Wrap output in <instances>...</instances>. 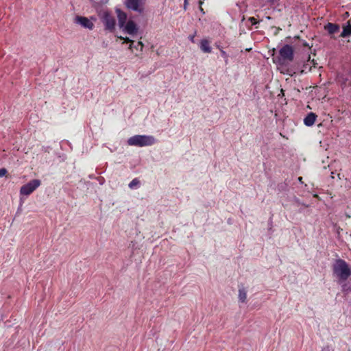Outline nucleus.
<instances>
[{
    "mask_svg": "<svg viewBox=\"0 0 351 351\" xmlns=\"http://www.w3.org/2000/svg\"><path fill=\"white\" fill-rule=\"evenodd\" d=\"M332 275L339 283L346 281L351 276V267L343 259L337 258L332 265Z\"/></svg>",
    "mask_w": 351,
    "mask_h": 351,
    "instance_id": "nucleus-1",
    "label": "nucleus"
},
{
    "mask_svg": "<svg viewBox=\"0 0 351 351\" xmlns=\"http://www.w3.org/2000/svg\"><path fill=\"white\" fill-rule=\"evenodd\" d=\"M155 143V138L153 136L148 135H134L128 140V144L130 146H151Z\"/></svg>",
    "mask_w": 351,
    "mask_h": 351,
    "instance_id": "nucleus-2",
    "label": "nucleus"
},
{
    "mask_svg": "<svg viewBox=\"0 0 351 351\" xmlns=\"http://www.w3.org/2000/svg\"><path fill=\"white\" fill-rule=\"evenodd\" d=\"M41 184V181L38 179H34L26 184L21 187L20 193L23 195H29Z\"/></svg>",
    "mask_w": 351,
    "mask_h": 351,
    "instance_id": "nucleus-3",
    "label": "nucleus"
},
{
    "mask_svg": "<svg viewBox=\"0 0 351 351\" xmlns=\"http://www.w3.org/2000/svg\"><path fill=\"white\" fill-rule=\"evenodd\" d=\"M101 21L103 22L105 29L110 32H114L115 29L116 21L114 17L108 12H104L101 16Z\"/></svg>",
    "mask_w": 351,
    "mask_h": 351,
    "instance_id": "nucleus-4",
    "label": "nucleus"
},
{
    "mask_svg": "<svg viewBox=\"0 0 351 351\" xmlns=\"http://www.w3.org/2000/svg\"><path fill=\"white\" fill-rule=\"evenodd\" d=\"M119 39L123 40V43H130L129 49L135 53L136 56H140L142 54L143 49L144 47L143 43L141 41H138L136 45H134V40L130 39L129 38H124L122 36L119 37Z\"/></svg>",
    "mask_w": 351,
    "mask_h": 351,
    "instance_id": "nucleus-5",
    "label": "nucleus"
},
{
    "mask_svg": "<svg viewBox=\"0 0 351 351\" xmlns=\"http://www.w3.org/2000/svg\"><path fill=\"white\" fill-rule=\"evenodd\" d=\"M280 56V62L282 61L288 60L292 61L294 58L293 49L291 46L289 45H284L279 51Z\"/></svg>",
    "mask_w": 351,
    "mask_h": 351,
    "instance_id": "nucleus-6",
    "label": "nucleus"
},
{
    "mask_svg": "<svg viewBox=\"0 0 351 351\" xmlns=\"http://www.w3.org/2000/svg\"><path fill=\"white\" fill-rule=\"evenodd\" d=\"M75 22L80 24L82 27L92 30L95 25L87 17L77 16L75 17Z\"/></svg>",
    "mask_w": 351,
    "mask_h": 351,
    "instance_id": "nucleus-7",
    "label": "nucleus"
},
{
    "mask_svg": "<svg viewBox=\"0 0 351 351\" xmlns=\"http://www.w3.org/2000/svg\"><path fill=\"white\" fill-rule=\"evenodd\" d=\"M141 0H127L126 6L134 11L142 13L143 8L141 7Z\"/></svg>",
    "mask_w": 351,
    "mask_h": 351,
    "instance_id": "nucleus-8",
    "label": "nucleus"
},
{
    "mask_svg": "<svg viewBox=\"0 0 351 351\" xmlns=\"http://www.w3.org/2000/svg\"><path fill=\"white\" fill-rule=\"evenodd\" d=\"M210 41L208 39H202L199 43V48L204 53H211L212 49L210 46Z\"/></svg>",
    "mask_w": 351,
    "mask_h": 351,
    "instance_id": "nucleus-9",
    "label": "nucleus"
},
{
    "mask_svg": "<svg viewBox=\"0 0 351 351\" xmlns=\"http://www.w3.org/2000/svg\"><path fill=\"white\" fill-rule=\"evenodd\" d=\"M317 115L313 112H310L304 119V123L306 126H312L316 120Z\"/></svg>",
    "mask_w": 351,
    "mask_h": 351,
    "instance_id": "nucleus-10",
    "label": "nucleus"
},
{
    "mask_svg": "<svg viewBox=\"0 0 351 351\" xmlns=\"http://www.w3.org/2000/svg\"><path fill=\"white\" fill-rule=\"evenodd\" d=\"M125 31L129 34H135L137 31L136 23L133 21H129L125 25Z\"/></svg>",
    "mask_w": 351,
    "mask_h": 351,
    "instance_id": "nucleus-11",
    "label": "nucleus"
},
{
    "mask_svg": "<svg viewBox=\"0 0 351 351\" xmlns=\"http://www.w3.org/2000/svg\"><path fill=\"white\" fill-rule=\"evenodd\" d=\"M325 29L328 31L330 34H335L339 29V27L337 24L328 23L324 27Z\"/></svg>",
    "mask_w": 351,
    "mask_h": 351,
    "instance_id": "nucleus-12",
    "label": "nucleus"
},
{
    "mask_svg": "<svg viewBox=\"0 0 351 351\" xmlns=\"http://www.w3.org/2000/svg\"><path fill=\"white\" fill-rule=\"evenodd\" d=\"M239 300L242 302L245 303L246 302L247 299V291L246 289L243 287H239Z\"/></svg>",
    "mask_w": 351,
    "mask_h": 351,
    "instance_id": "nucleus-13",
    "label": "nucleus"
},
{
    "mask_svg": "<svg viewBox=\"0 0 351 351\" xmlns=\"http://www.w3.org/2000/svg\"><path fill=\"white\" fill-rule=\"evenodd\" d=\"M350 35H351V23L348 22L347 25L343 27V31L340 34V37L346 38Z\"/></svg>",
    "mask_w": 351,
    "mask_h": 351,
    "instance_id": "nucleus-14",
    "label": "nucleus"
},
{
    "mask_svg": "<svg viewBox=\"0 0 351 351\" xmlns=\"http://www.w3.org/2000/svg\"><path fill=\"white\" fill-rule=\"evenodd\" d=\"M118 16H119V25H120L121 27H122V26H123V25L125 23V21H126V19H127V16L123 12H119Z\"/></svg>",
    "mask_w": 351,
    "mask_h": 351,
    "instance_id": "nucleus-15",
    "label": "nucleus"
},
{
    "mask_svg": "<svg viewBox=\"0 0 351 351\" xmlns=\"http://www.w3.org/2000/svg\"><path fill=\"white\" fill-rule=\"evenodd\" d=\"M140 181L138 178L133 179L129 184V187L130 189H134L139 186Z\"/></svg>",
    "mask_w": 351,
    "mask_h": 351,
    "instance_id": "nucleus-16",
    "label": "nucleus"
},
{
    "mask_svg": "<svg viewBox=\"0 0 351 351\" xmlns=\"http://www.w3.org/2000/svg\"><path fill=\"white\" fill-rule=\"evenodd\" d=\"M249 21L251 22L252 25H256L259 23L258 20H256L254 17H250Z\"/></svg>",
    "mask_w": 351,
    "mask_h": 351,
    "instance_id": "nucleus-17",
    "label": "nucleus"
},
{
    "mask_svg": "<svg viewBox=\"0 0 351 351\" xmlns=\"http://www.w3.org/2000/svg\"><path fill=\"white\" fill-rule=\"evenodd\" d=\"M220 53H221V56L223 58V59H227L228 58V55L223 49H220Z\"/></svg>",
    "mask_w": 351,
    "mask_h": 351,
    "instance_id": "nucleus-18",
    "label": "nucleus"
},
{
    "mask_svg": "<svg viewBox=\"0 0 351 351\" xmlns=\"http://www.w3.org/2000/svg\"><path fill=\"white\" fill-rule=\"evenodd\" d=\"M7 173V170L5 168H2L0 169V177H3L5 176Z\"/></svg>",
    "mask_w": 351,
    "mask_h": 351,
    "instance_id": "nucleus-19",
    "label": "nucleus"
},
{
    "mask_svg": "<svg viewBox=\"0 0 351 351\" xmlns=\"http://www.w3.org/2000/svg\"><path fill=\"white\" fill-rule=\"evenodd\" d=\"M195 34H193V35H190V36H189V40H190L191 43H195Z\"/></svg>",
    "mask_w": 351,
    "mask_h": 351,
    "instance_id": "nucleus-20",
    "label": "nucleus"
},
{
    "mask_svg": "<svg viewBox=\"0 0 351 351\" xmlns=\"http://www.w3.org/2000/svg\"><path fill=\"white\" fill-rule=\"evenodd\" d=\"M204 0H199V10L201 12H204L203 8H202V5L203 4Z\"/></svg>",
    "mask_w": 351,
    "mask_h": 351,
    "instance_id": "nucleus-21",
    "label": "nucleus"
},
{
    "mask_svg": "<svg viewBox=\"0 0 351 351\" xmlns=\"http://www.w3.org/2000/svg\"><path fill=\"white\" fill-rule=\"evenodd\" d=\"M188 2L186 3V2L184 1V9L186 10L187 8Z\"/></svg>",
    "mask_w": 351,
    "mask_h": 351,
    "instance_id": "nucleus-22",
    "label": "nucleus"
},
{
    "mask_svg": "<svg viewBox=\"0 0 351 351\" xmlns=\"http://www.w3.org/2000/svg\"><path fill=\"white\" fill-rule=\"evenodd\" d=\"M298 181H299L300 182L302 183V182H303V181H302V177H299V178H298Z\"/></svg>",
    "mask_w": 351,
    "mask_h": 351,
    "instance_id": "nucleus-23",
    "label": "nucleus"
},
{
    "mask_svg": "<svg viewBox=\"0 0 351 351\" xmlns=\"http://www.w3.org/2000/svg\"><path fill=\"white\" fill-rule=\"evenodd\" d=\"M224 62L226 64H228V58L227 59H224Z\"/></svg>",
    "mask_w": 351,
    "mask_h": 351,
    "instance_id": "nucleus-24",
    "label": "nucleus"
},
{
    "mask_svg": "<svg viewBox=\"0 0 351 351\" xmlns=\"http://www.w3.org/2000/svg\"><path fill=\"white\" fill-rule=\"evenodd\" d=\"M269 3H274V0H267Z\"/></svg>",
    "mask_w": 351,
    "mask_h": 351,
    "instance_id": "nucleus-25",
    "label": "nucleus"
},
{
    "mask_svg": "<svg viewBox=\"0 0 351 351\" xmlns=\"http://www.w3.org/2000/svg\"><path fill=\"white\" fill-rule=\"evenodd\" d=\"M217 49H219V50H220V49H222L220 47V46H219V45H217Z\"/></svg>",
    "mask_w": 351,
    "mask_h": 351,
    "instance_id": "nucleus-26",
    "label": "nucleus"
},
{
    "mask_svg": "<svg viewBox=\"0 0 351 351\" xmlns=\"http://www.w3.org/2000/svg\"><path fill=\"white\" fill-rule=\"evenodd\" d=\"M279 30H281V29L280 27H278L277 31L278 32Z\"/></svg>",
    "mask_w": 351,
    "mask_h": 351,
    "instance_id": "nucleus-27",
    "label": "nucleus"
},
{
    "mask_svg": "<svg viewBox=\"0 0 351 351\" xmlns=\"http://www.w3.org/2000/svg\"><path fill=\"white\" fill-rule=\"evenodd\" d=\"M189 1V0H184V1L186 2V3H187V1Z\"/></svg>",
    "mask_w": 351,
    "mask_h": 351,
    "instance_id": "nucleus-28",
    "label": "nucleus"
},
{
    "mask_svg": "<svg viewBox=\"0 0 351 351\" xmlns=\"http://www.w3.org/2000/svg\"><path fill=\"white\" fill-rule=\"evenodd\" d=\"M322 351H324V350H322Z\"/></svg>",
    "mask_w": 351,
    "mask_h": 351,
    "instance_id": "nucleus-29",
    "label": "nucleus"
}]
</instances>
